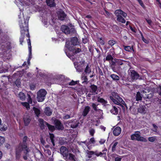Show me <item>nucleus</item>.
I'll return each mask as SVG.
<instances>
[{"mask_svg": "<svg viewBox=\"0 0 161 161\" xmlns=\"http://www.w3.org/2000/svg\"><path fill=\"white\" fill-rule=\"evenodd\" d=\"M114 14L116 16L117 21L123 24L125 23L126 20L124 18H125L127 16L126 13L120 9H118L114 11Z\"/></svg>", "mask_w": 161, "mask_h": 161, "instance_id": "1", "label": "nucleus"}, {"mask_svg": "<svg viewBox=\"0 0 161 161\" xmlns=\"http://www.w3.org/2000/svg\"><path fill=\"white\" fill-rule=\"evenodd\" d=\"M110 99L115 104L121 105L120 103L123 101L122 99L120 97L118 94L117 92H112L111 95L109 97Z\"/></svg>", "mask_w": 161, "mask_h": 161, "instance_id": "2", "label": "nucleus"}, {"mask_svg": "<svg viewBox=\"0 0 161 161\" xmlns=\"http://www.w3.org/2000/svg\"><path fill=\"white\" fill-rule=\"evenodd\" d=\"M131 139L132 140H136L138 141L146 142L147 139L141 136V133L139 131H136L135 133L130 136Z\"/></svg>", "mask_w": 161, "mask_h": 161, "instance_id": "3", "label": "nucleus"}, {"mask_svg": "<svg viewBox=\"0 0 161 161\" xmlns=\"http://www.w3.org/2000/svg\"><path fill=\"white\" fill-rule=\"evenodd\" d=\"M28 21L29 19L25 20L24 19L23 21L22 20H19V25L21 29L20 33L22 34L25 32L26 30H28Z\"/></svg>", "mask_w": 161, "mask_h": 161, "instance_id": "4", "label": "nucleus"}, {"mask_svg": "<svg viewBox=\"0 0 161 161\" xmlns=\"http://www.w3.org/2000/svg\"><path fill=\"white\" fill-rule=\"evenodd\" d=\"M47 94L46 91L44 89L40 90L37 92L36 99L38 102H43Z\"/></svg>", "mask_w": 161, "mask_h": 161, "instance_id": "5", "label": "nucleus"}, {"mask_svg": "<svg viewBox=\"0 0 161 161\" xmlns=\"http://www.w3.org/2000/svg\"><path fill=\"white\" fill-rule=\"evenodd\" d=\"M78 43V39L76 37H72L71 38L70 42L66 41L65 47L69 49H70L73 47V46H75Z\"/></svg>", "mask_w": 161, "mask_h": 161, "instance_id": "6", "label": "nucleus"}, {"mask_svg": "<svg viewBox=\"0 0 161 161\" xmlns=\"http://www.w3.org/2000/svg\"><path fill=\"white\" fill-rule=\"evenodd\" d=\"M69 50V53H68L66 51H65V52L67 56L69 58L74 56L75 55L81 52V51L80 48H77V49H75L73 47H72V48H70V49Z\"/></svg>", "mask_w": 161, "mask_h": 161, "instance_id": "7", "label": "nucleus"}, {"mask_svg": "<svg viewBox=\"0 0 161 161\" xmlns=\"http://www.w3.org/2000/svg\"><path fill=\"white\" fill-rule=\"evenodd\" d=\"M28 137L26 136H25L23 138V142L22 143H20L18 145V146H20L23 148H25V153H29L30 150L28 147L27 143L26 142L27 140Z\"/></svg>", "mask_w": 161, "mask_h": 161, "instance_id": "8", "label": "nucleus"}, {"mask_svg": "<svg viewBox=\"0 0 161 161\" xmlns=\"http://www.w3.org/2000/svg\"><path fill=\"white\" fill-rule=\"evenodd\" d=\"M60 152L64 159L67 160L68 159V156L69 150L68 149L65 147L62 146L60 148Z\"/></svg>", "mask_w": 161, "mask_h": 161, "instance_id": "9", "label": "nucleus"}, {"mask_svg": "<svg viewBox=\"0 0 161 161\" xmlns=\"http://www.w3.org/2000/svg\"><path fill=\"white\" fill-rule=\"evenodd\" d=\"M25 148H23L22 147L18 145V147L16 148L15 150V157L17 159H19L21 155V152L23 151L25 155H27L28 153H25Z\"/></svg>", "mask_w": 161, "mask_h": 161, "instance_id": "10", "label": "nucleus"}, {"mask_svg": "<svg viewBox=\"0 0 161 161\" xmlns=\"http://www.w3.org/2000/svg\"><path fill=\"white\" fill-rule=\"evenodd\" d=\"M129 74L132 80L137 79L139 77V74L134 70H129Z\"/></svg>", "mask_w": 161, "mask_h": 161, "instance_id": "11", "label": "nucleus"}, {"mask_svg": "<svg viewBox=\"0 0 161 161\" xmlns=\"http://www.w3.org/2000/svg\"><path fill=\"white\" fill-rule=\"evenodd\" d=\"M70 127L75 128L78 126L79 124L78 122L75 119H72L68 120L67 122Z\"/></svg>", "mask_w": 161, "mask_h": 161, "instance_id": "12", "label": "nucleus"}, {"mask_svg": "<svg viewBox=\"0 0 161 161\" xmlns=\"http://www.w3.org/2000/svg\"><path fill=\"white\" fill-rule=\"evenodd\" d=\"M55 127L58 130H63L64 127L61 121L58 119H56L54 121Z\"/></svg>", "mask_w": 161, "mask_h": 161, "instance_id": "13", "label": "nucleus"}, {"mask_svg": "<svg viewBox=\"0 0 161 161\" xmlns=\"http://www.w3.org/2000/svg\"><path fill=\"white\" fill-rule=\"evenodd\" d=\"M117 43V42L114 39L113 40H109L108 41V44L110 45L113 48L112 49H110V51L111 52V51H112V50H114V48L113 47V46L115 44H116ZM112 55H113L114 53V51H113V53L112 52Z\"/></svg>", "mask_w": 161, "mask_h": 161, "instance_id": "14", "label": "nucleus"}, {"mask_svg": "<svg viewBox=\"0 0 161 161\" xmlns=\"http://www.w3.org/2000/svg\"><path fill=\"white\" fill-rule=\"evenodd\" d=\"M89 87L91 89L90 92L92 93L93 94H97V92H96L98 88L97 86L94 84H92Z\"/></svg>", "mask_w": 161, "mask_h": 161, "instance_id": "15", "label": "nucleus"}, {"mask_svg": "<svg viewBox=\"0 0 161 161\" xmlns=\"http://www.w3.org/2000/svg\"><path fill=\"white\" fill-rule=\"evenodd\" d=\"M62 31L66 34H69L70 33L69 28L66 25H62L61 27Z\"/></svg>", "mask_w": 161, "mask_h": 161, "instance_id": "16", "label": "nucleus"}, {"mask_svg": "<svg viewBox=\"0 0 161 161\" xmlns=\"http://www.w3.org/2000/svg\"><path fill=\"white\" fill-rule=\"evenodd\" d=\"M115 60L116 58L114 59L110 63V67L114 71L115 70L116 68L118 67L116 64V60Z\"/></svg>", "mask_w": 161, "mask_h": 161, "instance_id": "17", "label": "nucleus"}, {"mask_svg": "<svg viewBox=\"0 0 161 161\" xmlns=\"http://www.w3.org/2000/svg\"><path fill=\"white\" fill-rule=\"evenodd\" d=\"M121 131V128L119 126H117L114 129L113 132L114 136H118L120 134Z\"/></svg>", "mask_w": 161, "mask_h": 161, "instance_id": "18", "label": "nucleus"}, {"mask_svg": "<svg viewBox=\"0 0 161 161\" xmlns=\"http://www.w3.org/2000/svg\"><path fill=\"white\" fill-rule=\"evenodd\" d=\"M66 14L63 11H61L58 14V17L59 19L63 21L65 19Z\"/></svg>", "mask_w": 161, "mask_h": 161, "instance_id": "19", "label": "nucleus"}, {"mask_svg": "<svg viewBox=\"0 0 161 161\" xmlns=\"http://www.w3.org/2000/svg\"><path fill=\"white\" fill-rule=\"evenodd\" d=\"M52 110L48 107H45L44 109V113L47 116H50L52 114Z\"/></svg>", "mask_w": 161, "mask_h": 161, "instance_id": "20", "label": "nucleus"}, {"mask_svg": "<svg viewBox=\"0 0 161 161\" xmlns=\"http://www.w3.org/2000/svg\"><path fill=\"white\" fill-rule=\"evenodd\" d=\"M90 108L88 106H86L83 109L82 115L84 117L86 116L90 111Z\"/></svg>", "mask_w": 161, "mask_h": 161, "instance_id": "21", "label": "nucleus"}, {"mask_svg": "<svg viewBox=\"0 0 161 161\" xmlns=\"http://www.w3.org/2000/svg\"><path fill=\"white\" fill-rule=\"evenodd\" d=\"M39 122V126L41 129L43 130L45 129V125H46V123H48L42 119H39L38 120Z\"/></svg>", "mask_w": 161, "mask_h": 161, "instance_id": "22", "label": "nucleus"}, {"mask_svg": "<svg viewBox=\"0 0 161 161\" xmlns=\"http://www.w3.org/2000/svg\"><path fill=\"white\" fill-rule=\"evenodd\" d=\"M81 79L82 80V84H87L88 82V79L86 74L83 73L81 76Z\"/></svg>", "mask_w": 161, "mask_h": 161, "instance_id": "23", "label": "nucleus"}, {"mask_svg": "<svg viewBox=\"0 0 161 161\" xmlns=\"http://www.w3.org/2000/svg\"><path fill=\"white\" fill-rule=\"evenodd\" d=\"M46 1L47 5L50 7H53L56 5L54 0H46Z\"/></svg>", "mask_w": 161, "mask_h": 161, "instance_id": "24", "label": "nucleus"}, {"mask_svg": "<svg viewBox=\"0 0 161 161\" xmlns=\"http://www.w3.org/2000/svg\"><path fill=\"white\" fill-rule=\"evenodd\" d=\"M23 119L25 125V126H28L31 121L30 117L29 116H24L23 118Z\"/></svg>", "mask_w": 161, "mask_h": 161, "instance_id": "25", "label": "nucleus"}, {"mask_svg": "<svg viewBox=\"0 0 161 161\" xmlns=\"http://www.w3.org/2000/svg\"><path fill=\"white\" fill-rule=\"evenodd\" d=\"M92 72V69L91 66L90 65V64H87L84 69L85 74H89Z\"/></svg>", "mask_w": 161, "mask_h": 161, "instance_id": "26", "label": "nucleus"}, {"mask_svg": "<svg viewBox=\"0 0 161 161\" xmlns=\"http://www.w3.org/2000/svg\"><path fill=\"white\" fill-rule=\"evenodd\" d=\"M84 65L82 64L77 65L75 67L76 71L79 72H82L84 69Z\"/></svg>", "mask_w": 161, "mask_h": 161, "instance_id": "27", "label": "nucleus"}, {"mask_svg": "<svg viewBox=\"0 0 161 161\" xmlns=\"http://www.w3.org/2000/svg\"><path fill=\"white\" fill-rule=\"evenodd\" d=\"M123 47H124V49L126 51L130 52L131 50H132L133 52H134V46L133 45L131 47L130 46L125 45H123Z\"/></svg>", "mask_w": 161, "mask_h": 161, "instance_id": "28", "label": "nucleus"}, {"mask_svg": "<svg viewBox=\"0 0 161 161\" xmlns=\"http://www.w3.org/2000/svg\"><path fill=\"white\" fill-rule=\"evenodd\" d=\"M110 112L113 114H117L119 112V110L117 106H113V108L110 110Z\"/></svg>", "mask_w": 161, "mask_h": 161, "instance_id": "29", "label": "nucleus"}, {"mask_svg": "<svg viewBox=\"0 0 161 161\" xmlns=\"http://www.w3.org/2000/svg\"><path fill=\"white\" fill-rule=\"evenodd\" d=\"M75 158V156L74 155L71 153H69L68 156V159L65 160L67 161L69 160L71 161H76Z\"/></svg>", "mask_w": 161, "mask_h": 161, "instance_id": "30", "label": "nucleus"}, {"mask_svg": "<svg viewBox=\"0 0 161 161\" xmlns=\"http://www.w3.org/2000/svg\"><path fill=\"white\" fill-rule=\"evenodd\" d=\"M114 58L111 54H109L108 53L105 58H104L103 60L104 62H105L106 61H111Z\"/></svg>", "mask_w": 161, "mask_h": 161, "instance_id": "31", "label": "nucleus"}, {"mask_svg": "<svg viewBox=\"0 0 161 161\" xmlns=\"http://www.w3.org/2000/svg\"><path fill=\"white\" fill-rule=\"evenodd\" d=\"M8 126L7 125L3 123L0 125V130L2 131H4L7 130Z\"/></svg>", "mask_w": 161, "mask_h": 161, "instance_id": "32", "label": "nucleus"}, {"mask_svg": "<svg viewBox=\"0 0 161 161\" xmlns=\"http://www.w3.org/2000/svg\"><path fill=\"white\" fill-rule=\"evenodd\" d=\"M33 110L34 111L36 116L38 117L40 114V110L38 108L35 107L33 108Z\"/></svg>", "mask_w": 161, "mask_h": 161, "instance_id": "33", "label": "nucleus"}, {"mask_svg": "<svg viewBox=\"0 0 161 161\" xmlns=\"http://www.w3.org/2000/svg\"><path fill=\"white\" fill-rule=\"evenodd\" d=\"M86 152L87 154V157L90 158L92 157V155H95L96 152H94L93 151H90L88 150H87L86 151Z\"/></svg>", "mask_w": 161, "mask_h": 161, "instance_id": "34", "label": "nucleus"}, {"mask_svg": "<svg viewBox=\"0 0 161 161\" xmlns=\"http://www.w3.org/2000/svg\"><path fill=\"white\" fill-rule=\"evenodd\" d=\"M46 125L48 128V130L51 132H53L55 130V127L54 126L51 125L48 123H46Z\"/></svg>", "mask_w": 161, "mask_h": 161, "instance_id": "35", "label": "nucleus"}, {"mask_svg": "<svg viewBox=\"0 0 161 161\" xmlns=\"http://www.w3.org/2000/svg\"><path fill=\"white\" fill-rule=\"evenodd\" d=\"M49 138L51 140V142L52 143L53 146H54L55 145L54 142V138L55 136L53 134V133H49Z\"/></svg>", "mask_w": 161, "mask_h": 161, "instance_id": "36", "label": "nucleus"}, {"mask_svg": "<svg viewBox=\"0 0 161 161\" xmlns=\"http://www.w3.org/2000/svg\"><path fill=\"white\" fill-rule=\"evenodd\" d=\"M135 97L136 100L137 101H139L142 100V97L141 96V94L139 92H137Z\"/></svg>", "mask_w": 161, "mask_h": 161, "instance_id": "37", "label": "nucleus"}, {"mask_svg": "<svg viewBox=\"0 0 161 161\" xmlns=\"http://www.w3.org/2000/svg\"><path fill=\"white\" fill-rule=\"evenodd\" d=\"M154 91L158 93V94L161 96V86H158L157 88H154Z\"/></svg>", "mask_w": 161, "mask_h": 161, "instance_id": "38", "label": "nucleus"}, {"mask_svg": "<svg viewBox=\"0 0 161 161\" xmlns=\"http://www.w3.org/2000/svg\"><path fill=\"white\" fill-rule=\"evenodd\" d=\"M110 77L112 78L114 80L118 81L119 79V76L115 74H113L110 75Z\"/></svg>", "mask_w": 161, "mask_h": 161, "instance_id": "39", "label": "nucleus"}, {"mask_svg": "<svg viewBox=\"0 0 161 161\" xmlns=\"http://www.w3.org/2000/svg\"><path fill=\"white\" fill-rule=\"evenodd\" d=\"M97 101L99 102L102 103L103 104H106L107 103V101L103 98H100L98 97L97 99Z\"/></svg>", "mask_w": 161, "mask_h": 161, "instance_id": "40", "label": "nucleus"}, {"mask_svg": "<svg viewBox=\"0 0 161 161\" xmlns=\"http://www.w3.org/2000/svg\"><path fill=\"white\" fill-rule=\"evenodd\" d=\"M139 112L144 114L146 112L144 107L142 106H140L138 109Z\"/></svg>", "mask_w": 161, "mask_h": 161, "instance_id": "41", "label": "nucleus"}, {"mask_svg": "<svg viewBox=\"0 0 161 161\" xmlns=\"http://www.w3.org/2000/svg\"><path fill=\"white\" fill-rule=\"evenodd\" d=\"M19 97L20 99L24 101L25 100V96L24 93L22 92H20L19 94Z\"/></svg>", "mask_w": 161, "mask_h": 161, "instance_id": "42", "label": "nucleus"}, {"mask_svg": "<svg viewBox=\"0 0 161 161\" xmlns=\"http://www.w3.org/2000/svg\"><path fill=\"white\" fill-rule=\"evenodd\" d=\"M25 32H24L23 34L21 33V36L19 38V42L20 43L21 45H22V43L23 42L24 39L25 37Z\"/></svg>", "mask_w": 161, "mask_h": 161, "instance_id": "43", "label": "nucleus"}, {"mask_svg": "<svg viewBox=\"0 0 161 161\" xmlns=\"http://www.w3.org/2000/svg\"><path fill=\"white\" fill-rule=\"evenodd\" d=\"M27 42L28 46L29 51L30 54H31V40L30 38L27 40Z\"/></svg>", "mask_w": 161, "mask_h": 161, "instance_id": "44", "label": "nucleus"}, {"mask_svg": "<svg viewBox=\"0 0 161 161\" xmlns=\"http://www.w3.org/2000/svg\"><path fill=\"white\" fill-rule=\"evenodd\" d=\"M115 60H116V64H117V66L121 65L123 64V61L122 60L116 58Z\"/></svg>", "mask_w": 161, "mask_h": 161, "instance_id": "45", "label": "nucleus"}, {"mask_svg": "<svg viewBox=\"0 0 161 161\" xmlns=\"http://www.w3.org/2000/svg\"><path fill=\"white\" fill-rule=\"evenodd\" d=\"M15 84L17 86L19 87L21 86V82L19 79H17L15 81Z\"/></svg>", "mask_w": 161, "mask_h": 161, "instance_id": "46", "label": "nucleus"}, {"mask_svg": "<svg viewBox=\"0 0 161 161\" xmlns=\"http://www.w3.org/2000/svg\"><path fill=\"white\" fill-rule=\"evenodd\" d=\"M31 92L30 93H28L27 94V96H28V98H27V101L29 103H32V100L31 99V96L30 95Z\"/></svg>", "mask_w": 161, "mask_h": 161, "instance_id": "47", "label": "nucleus"}, {"mask_svg": "<svg viewBox=\"0 0 161 161\" xmlns=\"http://www.w3.org/2000/svg\"><path fill=\"white\" fill-rule=\"evenodd\" d=\"M5 142V138L4 137L0 136V146L2 145Z\"/></svg>", "mask_w": 161, "mask_h": 161, "instance_id": "48", "label": "nucleus"}, {"mask_svg": "<svg viewBox=\"0 0 161 161\" xmlns=\"http://www.w3.org/2000/svg\"><path fill=\"white\" fill-rule=\"evenodd\" d=\"M141 36L142 40L144 43L146 44H148L149 43V41L148 40H146L144 38L142 33H141Z\"/></svg>", "mask_w": 161, "mask_h": 161, "instance_id": "49", "label": "nucleus"}, {"mask_svg": "<svg viewBox=\"0 0 161 161\" xmlns=\"http://www.w3.org/2000/svg\"><path fill=\"white\" fill-rule=\"evenodd\" d=\"M118 142H115L114 143L112 149V152H114L116 150V147L118 144Z\"/></svg>", "mask_w": 161, "mask_h": 161, "instance_id": "50", "label": "nucleus"}, {"mask_svg": "<svg viewBox=\"0 0 161 161\" xmlns=\"http://www.w3.org/2000/svg\"><path fill=\"white\" fill-rule=\"evenodd\" d=\"M77 84V81H74L73 80H72L71 82L68 83V85L70 86H74Z\"/></svg>", "mask_w": 161, "mask_h": 161, "instance_id": "51", "label": "nucleus"}, {"mask_svg": "<svg viewBox=\"0 0 161 161\" xmlns=\"http://www.w3.org/2000/svg\"><path fill=\"white\" fill-rule=\"evenodd\" d=\"M22 104L25 107V108L28 109L30 108V105L27 102L22 103Z\"/></svg>", "mask_w": 161, "mask_h": 161, "instance_id": "52", "label": "nucleus"}, {"mask_svg": "<svg viewBox=\"0 0 161 161\" xmlns=\"http://www.w3.org/2000/svg\"><path fill=\"white\" fill-rule=\"evenodd\" d=\"M140 5L143 8H145V6L142 0H137Z\"/></svg>", "mask_w": 161, "mask_h": 161, "instance_id": "53", "label": "nucleus"}, {"mask_svg": "<svg viewBox=\"0 0 161 161\" xmlns=\"http://www.w3.org/2000/svg\"><path fill=\"white\" fill-rule=\"evenodd\" d=\"M65 142L62 139H60L58 143L60 145H63L65 144Z\"/></svg>", "mask_w": 161, "mask_h": 161, "instance_id": "54", "label": "nucleus"}, {"mask_svg": "<svg viewBox=\"0 0 161 161\" xmlns=\"http://www.w3.org/2000/svg\"><path fill=\"white\" fill-rule=\"evenodd\" d=\"M92 106L93 108L95 111H98V109L97 108V105L95 103H92Z\"/></svg>", "mask_w": 161, "mask_h": 161, "instance_id": "55", "label": "nucleus"}, {"mask_svg": "<svg viewBox=\"0 0 161 161\" xmlns=\"http://www.w3.org/2000/svg\"><path fill=\"white\" fill-rule=\"evenodd\" d=\"M89 133L90 135L92 136H94V134L95 133V131L94 129H92L89 130Z\"/></svg>", "mask_w": 161, "mask_h": 161, "instance_id": "56", "label": "nucleus"}, {"mask_svg": "<svg viewBox=\"0 0 161 161\" xmlns=\"http://www.w3.org/2000/svg\"><path fill=\"white\" fill-rule=\"evenodd\" d=\"M95 142L96 141L94 137H92L90 139L89 142L90 144H94Z\"/></svg>", "mask_w": 161, "mask_h": 161, "instance_id": "57", "label": "nucleus"}, {"mask_svg": "<svg viewBox=\"0 0 161 161\" xmlns=\"http://www.w3.org/2000/svg\"><path fill=\"white\" fill-rule=\"evenodd\" d=\"M106 154V153H102L101 152H100V153H97V151H96V153H95V155L97 156V157H98L100 155H103V154Z\"/></svg>", "mask_w": 161, "mask_h": 161, "instance_id": "58", "label": "nucleus"}, {"mask_svg": "<svg viewBox=\"0 0 161 161\" xmlns=\"http://www.w3.org/2000/svg\"><path fill=\"white\" fill-rule=\"evenodd\" d=\"M153 126L154 128V130H153V131L155 132H157V129L158 128V126L156 125H155V124H153Z\"/></svg>", "mask_w": 161, "mask_h": 161, "instance_id": "59", "label": "nucleus"}, {"mask_svg": "<svg viewBox=\"0 0 161 161\" xmlns=\"http://www.w3.org/2000/svg\"><path fill=\"white\" fill-rule=\"evenodd\" d=\"M98 73L100 76H103V73L101 70V69L99 67L98 69Z\"/></svg>", "mask_w": 161, "mask_h": 161, "instance_id": "60", "label": "nucleus"}, {"mask_svg": "<svg viewBox=\"0 0 161 161\" xmlns=\"http://www.w3.org/2000/svg\"><path fill=\"white\" fill-rule=\"evenodd\" d=\"M95 49L96 50L97 53H98L97 57L98 58H99L101 56V52L99 50V49L97 48H95Z\"/></svg>", "mask_w": 161, "mask_h": 161, "instance_id": "61", "label": "nucleus"}, {"mask_svg": "<svg viewBox=\"0 0 161 161\" xmlns=\"http://www.w3.org/2000/svg\"><path fill=\"white\" fill-rule=\"evenodd\" d=\"M100 40V43L101 45H103L105 44V42L102 39V38H100L99 39Z\"/></svg>", "mask_w": 161, "mask_h": 161, "instance_id": "62", "label": "nucleus"}, {"mask_svg": "<svg viewBox=\"0 0 161 161\" xmlns=\"http://www.w3.org/2000/svg\"><path fill=\"white\" fill-rule=\"evenodd\" d=\"M70 118V115L69 114H66L63 117V119H68Z\"/></svg>", "mask_w": 161, "mask_h": 161, "instance_id": "63", "label": "nucleus"}, {"mask_svg": "<svg viewBox=\"0 0 161 161\" xmlns=\"http://www.w3.org/2000/svg\"><path fill=\"white\" fill-rule=\"evenodd\" d=\"M122 159V158L119 157H116L114 159L115 161H121Z\"/></svg>", "mask_w": 161, "mask_h": 161, "instance_id": "64", "label": "nucleus"}]
</instances>
